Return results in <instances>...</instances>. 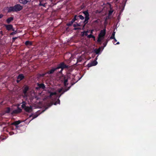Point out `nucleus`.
I'll list each match as a JSON object with an SVG mask.
<instances>
[{
    "mask_svg": "<svg viewBox=\"0 0 156 156\" xmlns=\"http://www.w3.org/2000/svg\"><path fill=\"white\" fill-rule=\"evenodd\" d=\"M114 39V40L115 41V42L117 41V40L115 38V39Z\"/></svg>",
    "mask_w": 156,
    "mask_h": 156,
    "instance_id": "49530a36",
    "label": "nucleus"
},
{
    "mask_svg": "<svg viewBox=\"0 0 156 156\" xmlns=\"http://www.w3.org/2000/svg\"><path fill=\"white\" fill-rule=\"evenodd\" d=\"M62 71H63V70H62V69H61V70H60V71L59 72V73H62Z\"/></svg>",
    "mask_w": 156,
    "mask_h": 156,
    "instance_id": "de8ad7c7",
    "label": "nucleus"
},
{
    "mask_svg": "<svg viewBox=\"0 0 156 156\" xmlns=\"http://www.w3.org/2000/svg\"><path fill=\"white\" fill-rule=\"evenodd\" d=\"M87 37H88V38H95V37L94 35H92L91 34H90L88 35V36H87Z\"/></svg>",
    "mask_w": 156,
    "mask_h": 156,
    "instance_id": "c85d7f7f",
    "label": "nucleus"
},
{
    "mask_svg": "<svg viewBox=\"0 0 156 156\" xmlns=\"http://www.w3.org/2000/svg\"><path fill=\"white\" fill-rule=\"evenodd\" d=\"M37 84L38 87H36L35 89L37 90H39L40 89H44L45 88V86L44 83H37Z\"/></svg>",
    "mask_w": 156,
    "mask_h": 156,
    "instance_id": "20e7f679",
    "label": "nucleus"
},
{
    "mask_svg": "<svg viewBox=\"0 0 156 156\" xmlns=\"http://www.w3.org/2000/svg\"><path fill=\"white\" fill-rule=\"evenodd\" d=\"M74 22L72 20L71 21L66 24V25L68 26H70L72 25Z\"/></svg>",
    "mask_w": 156,
    "mask_h": 156,
    "instance_id": "4be33fe9",
    "label": "nucleus"
},
{
    "mask_svg": "<svg viewBox=\"0 0 156 156\" xmlns=\"http://www.w3.org/2000/svg\"><path fill=\"white\" fill-rule=\"evenodd\" d=\"M93 31V30H91V31L90 32L91 34H92V33Z\"/></svg>",
    "mask_w": 156,
    "mask_h": 156,
    "instance_id": "3c124183",
    "label": "nucleus"
},
{
    "mask_svg": "<svg viewBox=\"0 0 156 156\" xmlns=\"http://www.w3.org/2000/svg\"><path fill=\"white\" fill-rule=\"evenodd\" d=\"M24 78V76L23 74H20L18 75L17 77V79L20 80H22Z\"/></svg>",
    "mask_w": 156,
    "mask_h": 156,
    "instance_id": "4468645a",
    "label": "nucleus"
},
{
    "mask_svg": "<svg viewBox=\"0 0 156 156\" xmlns=\"http://www.w3.org/2000/svg\"><path fill=\"white\" fill-rule=\"evenodd\" d=\"M17 39V37H13L12 38V41H15V40Z\"/></svg>",
    "mask_w": 156,
    "mask_h": 156,
    "instance_id": "58836bf2",
    "label": "nucleus"
},
{
    "mask_svg": "<svg viewBox=\"0 0 156 156\" xmlns=\"http://www.w3.org/2000/svg\"><path fill=\"white\" fill-rule=\"evenodd\" d=\"M58 69H57V67L55 68H52L46 72L48 74L50 75L53 74L55 71H56Z\"/></svg>",
    "mask_w": 156,
    "mask_h": 156,
    "instance_id": "1a4fd4ad",
    "label": "nucleus"
},
{
    "mask_svg": "<svg viewBox=\"0 0 156 156\" xmlns=\"http://www.w3.org/2000/svg\"><path fill=\"white\" fill-rule=\"evenodd\" d=\"M60 101L59 99H58L57 101H56L55 103H54V105H56L57 104H60Z\"/></svg>",
    "mask_w": 156,
    "mask_h": 156,
    "instance_id": "cd10ccee",
    "label": "nucleus"
},
{
    "mask_svg": "<svg viewBox=\"0 0 156 156\" xmlns=\"http://www.w3.org/2000/svg\"><path fill=\"white\" fill-rule=\"evenodd\" d=\"M106 34V29H104L100 31V33L98 35L99 37H102L104 38Z\"/></svg>",
    "mask_w": 156,
    "mask_h": 156,
    "instance_id": "0eeeda50",
    "label": "nucleus"
},
{
    "mask_svg": "<svg viewBox=\"0 0 156 156\" xmlns=\"http://www.w3.org/2000/svg\"><path fill=\"white\" fill-rule=\"evenodd\" d=\"M21 121L20 120L15 121L12 123V125L15 126L16 128H17L18 125L21 123Z\"/></svg>",
    "mask_w": 156,
    "mask_h": 156,
    "instance_id": "ddd939ff",
    "label": "nucleus"
},
{
    "mask_svg": "<svg viewBox=\"0 0 156 156\" xmlns=\"http://www.w3.org/2000/svg\"><path fill=\"white\" fill-rule=\"evenodd\" d=\"M98 64V62L96 60H94L90 63H88L87 66L88 68L90 67L96 65Z\"/></svg>",
    "mask_w": 156,
    "mask_h": 156,
    "instance_id": "6e6552de",
    "label": "nucleus"
},
{
    "mask_svg": "<svg viewBox=\"0 0 156 156\" xmlns=\"http://www.w3.org/2000/svg\"><path fill=\"white\" fill-rule=\"evenodd\" d=\"M1 35V36L0 37V38L2 37V36L3 35V32L2 31H0V35Z\"/></svg>",
    "mask_w": 156,
    "mask_h": 156,
    "instance_id": "e433bc0d",
    "label": "nucleus"
},
{
    "mask_svg": "<svg viewBox=\"0 0 156 156\" xmlns=\"http://www.w3.org/2000/svg\"><path fill=\"white\" fill-rule=\"evenodd\" d=\"M76 25H77V26H80V25H79V24L78 23H76Z\"/></svg>",
    "mask_w": 156,
    "mask_h": 156,
    "instance_id": "c03bdc74",
    "label": "nucleus"
},
{
    "mask_svg": "<svg viewBox=\"0 0 156 156\" xmlns=\"http://www.w3.org/2000/svg\"><path fill=\"white\" fill-rule=\"evenodd\" d=\"M68 90H69V89H68V88H67V89H65V90H64L63 91V92L62 93V94H61L60 95L59 97L61 96V95L62 94H64V93L65 92H66V91H67Z\"/></svg>",
    "mask_w": 156,
    "mask_h": 156,
    "instance_id": "473e14b6",
    "label": "nucleus"
},
{
    "mask_svg": "<svg viewBox=\"0 0 156 156\" xmlns=\"http://www.w3.org/2000/svg\"><path fill=\"white\" fill-rule=\"evenodd\" d=\"M26 103L25 102L23 101V104L21 105L22 108L23 109H24L26 108V107L27 106L26 105Z\"/></svg>",
    "mask_w": 156,
    "mask_h": 156,
    "instance_id": "412c9836",
    "label": "nucleus"
},
{
    "mask_svg": "<svg viewBox=\"0 0 156 156\" xmlns=\"http://www.w3.org/2000/svg\"><path fill=\"white\" fill-rule=\"evenodd\" d=\"M50 93V94L49 95V97L51 98L52 96H53L54 95H56L57 94V93L56 92H49Z\"/></svg>",
    "mask_w": 156,
    "mask_h": 156,
    "instance_id": "b1692460",
    "label": "nucleus"
},
{
    "mask_svg": "<svg viewBox=\"0 0 156 156\" xmlns=\"http://www.w3.org/2000/svg\"><path fill=\"white\" fill-rule=\"evenodd\" d=\"M39 115H37V114L34 115L33 117V118L32 119H33L36 118H37L38 116Z\"/></svg>",
    "mask_w": 156,
    "mask_h": 156,
    "instance_id": "72a5a7b5",
    "label": "nucleus"
},
{
    "mask_svg": "<svg viewBox=\"0 0 156 156\" xmlns=\"http://www.w3.org/2000/svg\"><path fill=\"white\" fill-rule=\"evenodd\" d=\"M23 9V7L19 4H17L13 6H10L8 8V12L10 13L12 12H17L20 11Z\"/></svg>",
    "mask_w": 156,
    "mask_h": 156,
    "instance_id": "f03ea898",
    "label": "nucleus"
},
{
    "mask_svg": "<svg viewBox=\"0 0 156 156\" xmlns=\"http://www.w3.org/2000/svg\"><path fill=\"white\" fill-rule=\"evenodd\" d=\"M108 41V40H106L105 42L103 43V44L104 45V47H105L106 46Z\"/></svg>",
    "mask_w": 156,
    "mask_h": 156,
    "instance_id": "c756f323",
    "label": "nucleus"
},
{
    "mask_svg": "<svg viewBox=\"0 0 156 156\" xmlns=\"http://www.w3.org/2000/svg\"><path fill=\"white\" fill-rule=\"evenodd\" d=\"M115 32L114 31L112 33V35L111 37H110V38L111 39H115Z\"/></svg>",
    "mask_w": 156,
    "mask_h": 156,
    "instance_id": "393cba45",
    "label": "nucleus"
},
{
    "mask_svg": "<svg viewBox=\"0 0 156 156\" xmlns=\"http://www.w3.org/2000/svg\"><path fill=\"white\" fill-rule=\"evenodd\" d=\"M62 91V89H60L59 90H58V92L59 93H61V92Z\"/></svg>",
    "mask_w": 156,
    "mask_h": 156,
    "instance_id": "ea45409f",
    "label": "nucleus"
},
{
    "mask_svg": "<svg viewBox=\"0 0 156 156\" xmlns=\"http://www.w3.org/2000/svg\"><path fill=\"white\" fill-rule=\"evenodd\" d=\"M29 89V87L27 85H25L23 87V92L25 95L27 94V92Z\"/></svg>",
    "mask_w": 156,
    "mask_h": 156,
    "instance_id": "9b49d317",
    "label": "nucleus"
},
{
    "mask_svg": "<svg viewBox=\"0 0 156 156\" xmlns=\"http://www.w3.org/2000/svg\"><path fill=\"white\" fill-rule=\"evenodd\" d=\"M17 33V30H15L14 32H12V33H11L10 34V35H14L15 34H16Z\"/></svg>",
    "mask_w": 156,
    "mask_h": 156,
    "instance_id": "7c9ffc66",
    "label": "nucleus"
},
{
    "mask_svg": "<svg viewBox=\"0 0 156 156\" xmlns=\"http://www.w3.org/2000/svg\"><path fill=\"white\" fill-rule=\"evenodd\" d=\"M47 74V73H42V74H41L40 75V76L41 77H44Z\"/></svg>",
    "mask_w": 156,
    "mask_h": 156,
    "instance_id": "f704fd0d",
    "label": "nucleus"
},
{
    "mask_svg": "<svg viewBox=\"0 0 156 156\" xmlns=\"http://www.w3.org/2000/svg\"><path fill=\"white\" fill-rule=\"evenodd\" d=\"M11 30H12L13 31H15L14 28H13V29H11Z\"/></svg>",
    "mask_w": 156,
    "mask_h": 156,
    "instance_id": "09e8293b",
    "label": "nucleus"
},
{
    "mask_svg": "<svg viewBox=\"0 0 156 156\" xmlns=\"http://www.w3.org/2000/svg\"><path fill=\"white\" fill-rule=\"evenodd\" d=\"M31 0H19V2L20 3L23 4H25L28 2H30Z\"/></svg>",
    "mask_w": 156,
    "mask_h": 156,
    "instance_id": "2eb2a0df",
    "label": "nucleus"
},
{
    "mask_svg": "<svg viewBox=\"0 0 156 156\" xmlns=\"http://www.w3.org/2000/svg\"><path fill=\"white\" fill-rule=\"evenodd\" d=\"M80 27H75L74 28V30H80Z\"/></svg>",
    "mask_w": 156,
    "mask_h": 156,
    "instance_id": "c9c22d12",
    "label": "nucleus"
},
{
    "mask_svg": "<svg viewBox=\"0 0 156 156\" xmlns=\"http://www.w3.org/2000/svg\"><path fill=\"white\" fill-rule=\"evenodd\" d=\"M25 44L26 46H30L32 45V43L30 41H27L25 42Z\"/></svg>",
    "mask_w": 156,
    "mask_h": 156,
    "instance_id": "f3484780",
    "label": "nucleus"
},
{
    "mask_svg": "<svg viewBox=\"0 0 156 156\" xmlns=\"http://www.w3.org/2000/svg\"><path fill=\"white\" fill-rule=\"evenodd\" d=\"M13 17H11L7 19L6 21L9 24L11 23V22L12 21H13Z\"/></svg>",
    "mask_w": 156,
    "mask_h": 156,
    "instance_id": "dca6fc26",
    "label": "nucleus"
},
{
    "mask_svg": "<svg viewBox=\"0 0 156 156\" xmlns=\"http://www.w3.org/2000/svg\"><path fill=\"white\" fill-rule=\"evenodd\" d=\"M46 3L42 2V1H40V3L39 4V6H42L44 7H45L46 6Z\"/></svg>",
    "mask_w": 156,
    "mask_h": 156,
    "instance_id": "a211bd4d",
    "label": "nucleus"
},
{
    "mask_svg": "<svg viewBox=\"0 0 156 156\" xmlns=\"http://www.w3.org/2000/svg\"><path fill=\"white\" fill-rule=\"evenodd\" d=\"M61 81L62 82L64 83V86L66 87L68 85L67 82L68 81V78L67 77L63 76V78L62 79Z\"/></svg>",
    "mask_w": 156,
    "mask_h": 156,
    "instance_id": "39448f33",
    "label": "nucleus"
},
{
    "mask_svg": "<svg viewBox=\"0 0 156 156\" xmlns=\"http://www.w3.org/2000/svg\"><path fill=\"white\" fill-rule=\"evenodd\" d=\"M21 80H20L17 79L16 80V82L18 83H19Z\"/></svg>",
    "mask_w": 156,
    "mask_h": 156,
    "instance_id": "79ce46f5",
    "label": "nucleus"
},
{
    "mask_svg": "<svg viewBox=\"0 0 156 156\" xmlns=\"http://www.w3.org/2000/svg\"><path fill=\"white\" fill-rule=\"evenodd\" d=\"M56 67L58 69H62V70H63L65 69H68L69 66L65 64L64 62H62L58 64V66Z\"/></svg>",
    "mask_w": 156,
    "mask_h": 156,
    "instance_id": "7ed1b4c3",
    "label": "nucleus"
},
{
    "mask_svg": "<svg viewBox=\"0 0 156 156\" xmlns=\"http://www.w3.org/2000/svg\"><path fill=\"white\" fill-rule=\"evenodd\" d=\"M100 51H101V49L100 48H99L98 49H95L94 50V51L96 54H98L99 53Z\"/></svg>",
    "mask_w": 156,
    "mask_h": 156,
    "instance_id": "6ab92c4d",
    "label": "nucleus"
},
{
    "mask_svg": "<svg viewBox=\"0 0 156 156\" xmlns=\"http://www.w3.org/2000/svg\"><path fill=\"white\" fill-rule=\"evenodd\" d=\"M88 32V31H83L82 32V36H83L84 35H85L86 36H87L88 35V34L87 33Z\"/></svg>",
    "mask_w": 156,
    "mask_h": 156,
    "instance_id": "5701e85b",
    "label": "nucleus"
},
{
    "mask_svg": "<svg viewBox=\"0 0 156 156\" xmlns=\"http://www.w3.org/2000/svg\"><path fill=\"white\" fill-rule=\"evenodd\" d=\"M3 15H2V14H0V19L2 18L3 17Z\"/></svg>",
    "mask_w": 156,
    "mask_h": 156,
    "instance_id": "a19ab883",
    "label": "nucleus"
},
{
    "mask_svg": "<svg viewBox=\"0 0 156 156\" xmlns=\"http://www.w3.org/2000/svg\"><path fill=\"white\" fill-rule=\"evenodd\" d=\"M10 108L9 107H7L5 111L6 113H9L10 112Z\"/></svg>",
    "mask_w": 156,
    "mask_h": 156,
    "instance_id": "a878e982",
    "label": "nucleus"
},
{
    "mask_svg": "<svg viewBox=\"0 0 156 156\" xmlns=\"http://www.w3.org/2000/svg\"><path fill=\"white\" fill-rule=\"evenodd\" d=\"M68 90H69V89H68V88H67V89H65V90H64L63 91V92L62 93V94H61L60 95L59 97L61 96V95L62 94H64V93L65 92H66V91H67Z\"/></svg>",
    "mask_w": 156,
    "mask_h": 156,
    "instance_id": "2f4dec72",
    "label": "nucleus"
},
{
    "mask_svg": "<svg viewBox=\"0 0 156 156\" xmlns=\"http://www.w3.org/2000/svg\"><path fill=\"white\" fill-rule=\"evenodd\" d=\"M113 12V11H110L109 12V13H108V14L109 15H111L112 13Z\"/></svg>",
    "mask_w": 156,
    "mask_h": 156,
    "instance_id": "4c0bfd02",
    "label": "nucleus"
},
{
    "mask_svg": "<svg viewBox=\"0 0 156 156\" xmlns=\"http://www.w3.org/2000/svg\"><path fill=\"white\" fill-rule=\"evenodd\" d=\"M119 44V42H117L116 44Z\"/></svg>",
    "mask_w": 156,
    "mask_h": 156,
    "instance_id": "a18cd8bd",
    "label": "nucleus"
},
{
    "mask_svg": "<svg viewBox=\"0 0 156 156\" xmlns=\"http://www.w3.org/2000/svg\"><path fill=\"white\" fill-rule=\"evenodd\" d=\"M24 110L27 112H30L32 111V107L31 106H27Z\"/></svg>",
    "mask_w": 156,
    "mask_h": 156,
    "instance_id": "f8f14e48",
    "label": "nucleus"
},
{
    "mask_svg": "<svg viewBox=\"0 0 156 156\" xmlns=\"http://www.w3.org/2000/svg\"><path fill=\"white\" fill-rule=\"evenodd\" d=\"M78 19L77 16L76 15H75L74 16V17L72 19V20L74 22L77 20Z\"/></svg>",
    "mask_w": 156,
    "mask_h": 156,
    "instance_id": "aec40b11",
    "label": "nucleus"
},
{
    "mask_svg": "<svg viewBox=\"0 0 156 156\" xmlns=\"http://www.w3.org/2000/svg\"><path fill=\"white\" fill-rule=\"evenodd\" d=\"M103 38H102V37H99L98 36V38L97 41L98 42H101V40L103 39Z\"/></svg>",
    "mask_w": 156,
    "mask_h": 156,
    "instance_id": "bb28decb",
    "label": "nucleus"
},
{
    "mask_svg": "<svg viewBox=\"0 0 156 156\" xmlns=\"http://www.w3.org/2000/svg\"><path fill=\"white\" fill-rule=\"evenodd\" d=\"M22 110L19 107H18L17 109L13 110V111L11 112V114L12 115L15 114H18L21 113L22 112Z\"/></svg>",
    "mask_w": 156,
    "mask_h": 156,
    "instance_id": "423d86ee",
    "label": "nucleus"
},
{
    "mask_svg": "<svg viewBox=\"0 0 156 156\" xmlns=\"http://www.w3.org/2000/svg\"><path fill=\"white\" fill-rule=\"evenodd\" d=\"M82 13L84 14L85 17L82 16V15H80L77 16L78 18H79L80 20H83L84 18L85 20L83 22V23L84 24V26L88 22V20H89V14L88 12V10H87L85 11H83Z\"/></svg>",
    "mask_w": 156,
    "mask_h": 156,
    "instance_id": "f257e3e1",
    "label": "nucleus"
},
{
    "mask_svg": "<svg viewBox=\"0 0 156 156\" xmlns=\"http://www.w3.org/2000/svg\"><path fill=\"white\" fill-rule=\"evenodd\" d=\"M4 26L6 28V29L8 31H10L13 29V26L12 24H5Z\"/></svg>",
    "mask_w": 156,
    "mask_h": 156,
    "instance_id": "9d476101",
    "label": "nucleus"
},
{
    "mask_svg": "<svg viewBox=\"0 0 156 156\" xmlns=\"http://www.w3.org/2000/svg\"><path fill=\"white\" fill-rule=\"evenodd\" d=\"M73 26L74 27H77V25H76V24H73Z\"/></svg>",
    "mask_w": 156,
    "mask_h": 156,
    "instance_id": "37998d69",
    "label": "nucleus"
},
{
    "mask_svg": "<svg viewBox=\"0 0 156 156\" xmlns=\"http://www.w3.org/2000/svg\"><path fill=\"white\" fill-rule=\"evenodd\" d=\"M71 86H70V87H68V89H69H69L70 88V87H71Z\"/></svg>",
    "mask_w": 156,
    "mask_h": 156,
    "instance_id": "8fccbe9b",
    "label": "nucleus"
}]
</instances>
